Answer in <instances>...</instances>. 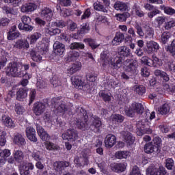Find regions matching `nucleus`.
<instances>
[{
    "label": "nucleus",
    "instance_id": "1",
    "mask_svg": "<svg viewBox=\"0 0 175 175\" xmlns=\"http://www.w3.org/2000/svg\"><path fill=\"white\" fill-rule=\"evenodd\" d=\"M118 54L119 56H111L110 53L105 51L100 54V61L103 66L109 65L113 69L118 70L122 67V62L125 57H131V49L126 46H121L118 48Z\"/></svg>",
    "mask_w": 175,
    "mask_h": 175
},
{
    "label": "nucleus",
    "instance_id": "2",
    "mask_svg": "<svg viewBox=\"0 0 175 175\" xmlns=\"http://www.w3.org/2000/svg\"><path fill=\"white\" fill-rule=\"evenodd\" d=\"M77 113H79V116L80 118L77 119L76 122V126L79 129H81L82 131H85L86 129H92L97 131L100 128L102 125V122H100V119L98 117L91 118L90 121H88V115H87V111L83 109V108H79L77 109Z\"/></svg>",
    "mask_w": 175,
    "mask_h": 175
},
{
    "label": "nucleus",
    "instance_id": "3",
    "mask_svg": "<svg viewBox=\"0 0 175 175\" xmlns=\"http://www.w3.org/2000/svg\"><path fill=\"white\" fill-rule=\"evenodd\" d=\"M144 151L146 154H159L161 152V138L156 137L152 139V142L146 143L144 146Z\"/></svg>",
    "mask_w": 175,
    "mask_h": 175
},
{
    "label": "nucleus",
    "instance_id": "4",
    "mask_svg": "<svg viewBox=\"0 0 175 175\" xmlns=\"http://www.w3.org/2000/svg\"><path fill=\"white\" fill-rule=\"evenodd\" d=\"M8 76L12 77H23L24 76V70H23V65L17 63H10L6 69Z\"/></svg>",
    "mask_w": 175,
    "mask_h": 175
},
{
    "label": "nucleus",
    "instance_id": "5",
    "mask_svg": "<svg viewBox=\"0 0 175 175\" xmlns=\"http://www.w3.org/2000/svg\"><path fill=\"white\" fill-rule=\"evenodd\" d=\"M143 111H144V107L138 103H134L129 108L125 109V113L128 117H133L135 113L142 114Z\"/></svg>",
    "mask_w": 175,
    "mask_h": 175
},
{
    "label": "nucleus",
    "instance_id": "6",
    "mask_svg": "<svg viewBox=\"0 0 175 175\" xmlns=\"http://www.w3.org/2000/svg\"><path fill=\"white\" fill-rule=\"evenodd\" d=\"M63 140L68 142H76L79 139V133L75 129H68L62 135Z\"/></svg>",
    "mask_w": 175,
    "mask_h": 175
},
{
    "label": "nucleus",
    "instance_id": "7",
    "mask_svg": "<svg viewBox=\"0 0 175 175\" xmlns=\"http://www.w3.org/2000/svg\"><path fill=\"white\" fill-rule=\"evenodd\" d=\"M21 21L23 24L20 23L18 25L19 29H23V31H32L33 29V27L31 26L29 24H31V18L27 15L23 16L21 17Z\"/></svg>",
    "mask_w": 175,
    "mask_h": 175
},
{
    "label": "nucleus",
    "instance_id": "8",
    "mask_svg": "<svg viewBox=\"0 0 175 175\" xmlns=\"http://www.w3.org/2000/svg\"><path fill=\"white\" fill-rule=\"evenodd\" d=\"M55 25H57L55 22H53L49 25H46L44 29L45 33H46L47 35H50L51 36L61 33V29L57 28Z\"/></svg>",
    "mask_w": 175,
    "mask_h": 175
},
{
    "label": "nucleus",
    "instance_id": "9",
    "mask_svg": "<svg viewBox=\"0 0 175 175\" xmlns=\"http://www.w3.org/2000/svg\"><path fill=\"white\" fill-rule=\"evenodd\" d=\"M159 49H161L159 44L154 40H150L146 42V53L148 54H153V53H157Z\"/></svg>",
    "mask_w": 175,
    "mask_h": 175
},
{
    "label": "nucleus",
    "instance_id": "10",
    "mask_svg": "<svg viewBox=\"0 0 175 175\" xmlns=\"http://www.w3.org/2000/svg\"><path fill=\"white\" fill-rule=\"evenodd\" d=\"M150 135L152 133V130L151 129H144V125L143 124V121H139L137 123V136H143L144 134Z\"/></svg>",
    "mask_w": 175,
    "mask_h": 175
},
{
    "label": "nucleus",
    "instance_id": "11",
    "mask_svg": "<svg viewBox=\"0 0 175 175\" xmlns=\"http://www.w3.org/2000/svg\"><path fill=\"white\" fill-rule=\"evenodd\" d=\"M104 143L107 148H111L117 143V137L113 134H108L105 138Z\"/></svg>",
    "mask_w": 175,
    "mask_h": 175
},
{
    "label": "nucleus",
    "instance_id": "12",
    "mask_svg": "<svg viewBox=\"0 0 175 175\" xmlns=\"http://www.w3.org/2000/svg\"><path fill=\"white\" fill-rule=\"evenodd\" d=\"M26 136L30 142L33 143H36L38 142V138H36V131L32 126H28L26 129Z\"/></svg>",
    "mask_w": 175,
    "mask_h": 175
},
{
    "label": "nucleus",
    "instance_id": "13",
    "mask_svg": "<svg viewBox=\"0 0 175 175\" xmlns=\"http://www.w3.org/2000/svg\"><path fill=\"white\" fill-rule=\"evenodd\" d=\"M147 175H166V171L163 167L159 168L149 167L146 170Z\"/></svg>",
    "mask_w": 175,
    "mask_h": 175
},
{
    "label": "nucleus",
    "instance_id": "14",
    "mask_svg": "<svg viewBox=\"0 0 175 175\" xmlns=\"http://www.w3.org/2000/svg\"><path fill=\"white\" fill-rule=\"evenodd\" d=\"M110 167L113 172L116 173H122L126 169V164L122 163H113L110 165Z\"/></svg>",
    "mask_w": 175,
    "mask_h": 175
},
{
    "label": "nucleus",
    "instance_id": "15",
    "mask_svg": "<svg viewBox=\"0 0 175 175\" xmlns=\"http://www.w3.org/2000/svg\"><path fill=\"white\" fill-rule=\"evenodd\" d=\"M38 9V5L33 3H29L22 5L21 12L22 13H29Z\"/></svg>",
    "mask_w": 175,
    "mask_h": 175
},
{
    "label": "nucleus",
    "instance_id": "16",
    "mask_svg": "<svg viewBox=\"0 0 175 175\" xmlns=\"http://www.w3.org/2000/svg\"><path fill=\"white\" fill-rule=\"evenodd\" d=\"M53 50L57 55H62L65 53V44L56 42L53 44Z\"/></svg>",
    "mask_w": 175,
    "mask_h": 175
},
{
    "label": "nucleus",
    "instance_id": "17",
    "mask_svg": "<svg viewBox=\"0 0 175 175\" xmlns=\"http://www.w3.org/2000/svg\"><path fill=\"white\" fill-rule=\"evenodd\" d=\"M40 16L43 20H46V21H51L53 18V10L49 8H44L42 11Z\"/></svg>",
    "mask_w": 175,
    "mask_h": 175
},
{
    "label": "nucleus",
    "instance_id": "18",
    "mask_svg": "<svg viewBox=\"0 0 175 175\" xmlns=\"http://www.w3.org/2000/svg\"><path fill=\"white\" fill-rule=\"evenodd\" d=\"M69 165V162L67 161H55L53 163V167L56 172H62L68 167Z\"/></svg>",
    "mask_w": 175,
    "mask_h": 175
},
{
    "label": "nucleus",
    "instance_id": "19",
    "mask_svg": "<svg viewBox=\"0 0 175 175\" xmlns=\"http://www.w3.org/2000/svg\"><path fill=\"white\" fill-rule=\"evenodd\" d=\"M15 49H18V50H24L25 49H29V42L27 40H18L15 44H14Z\"/></svg>",
    "mask_w": 175,
    "mask_h": 175
},
{
    "label": "nucleus",
    "instance_id": "20",
    "mask_svg": "<svg viewBox=\"0 0 175 175\" xmlns=\"http://www.w3.org/2000/svg\"><path fill=\"white\" fill-rule=\"evenodd\" d=\"M46 109V105L42 103H38L34 104L33 106V111L36 116H41L44 113V110Z\"/></svg>",
    "mask_w": 175,
    "mask_h": 175
},
{
    "label": "nucleus",
    "instance_id": "21",
    "mask_svg": "<svg viewBox=\"0 0 175 175\" xmlns=\"http://www.w3.org/2000/svg\"><path fill=\"white\" fill-rule=\"evenodd\" d=\"M121 135L123 136L124 141L129 146L135 143V137H133L131 133L128 131H122Z\"/></svg>",
    "mask_w": 175,
    "mask_h": 175
},
{
    "label": "nucleus",
    "instance_id": "22",
    "mask_svg": "<svg viewBox=\"0 0 175 175\" xmlns=\"http://www.w3.org/2000/svg\"><path fill=\"white\" fill-rule=\"evenodd\" d=\"M37 133H38L40 139L43 140V142H47V140H50V135L47 134L43 127L40 125H37Z\"/></svg>",
    "mask_w": 175,
    "mask_h": 175
},
{
    "label": "nucleus",
    "instance_id": "23",
    "mask_svg": "<svg viewBox=\"0 0 175 175\" xmlns=\"http://www.w3.org/2000/svg\"><path fill=\"white\" fill-rule=\"evenodd\" d=\"M71 81L74 87H82V88H84L87 85L84 81L80 79V77L78 76H72L71 77Z\"/></svg>",
    "mask_w": 175,
    "mask_h": 175
},
{
    "label": "nucleus",
    "instance_id": "24",
    "mask_svg": "<svg viewBox=\"0 0 175 175\" xmlns=\"http://www.w3.org/2000/svg\"><path fill=\"white\" fill-rule=\"evenodd\" d=\"M124 39H125V36L122 33H117L112 40V46H120V44L122 43V40H124Z\"/></svg>",
    "mask_w": 175,
    "mask_h": 175
},
{
    "label": "nucleus",
    "instance_id": "25",
    "mask_svg": "<svg viewBox=\"0 0 175 175\" xmlns=\"http://www.w3.org/2000/svg\"><path fill=\"white\" fill-rule=\"evenodd\" d=\"M10 150L5 149L2 150L0 149V165H5L6 162V158L10 157Z\"/></svg>",
    "mask_w": 175,
    "mask_h": 175
},
{
    "label": "nucleus",
    "instance_id": "26",
    "mask_svg": "<svg viewBox=\"0 0 175 175\" xmlns=\"http://www.w3.org/2000/svg\"><path fill=\"white\" fill-rule=\"evenodd\" d=\"M1 122L7 126V128H15L16 124L13 122V120L8 116H2Z\"/></svg>",
    "mask_w": 175,
    "mask_h": 175
},
{
    "label": "nucleus",
    "instance_id": "27",
    "mask_svg": "<svg viewBox=\"0 0 175 175\" xmlns=\"http://www.w3.org/2000/svg\"><path fill=\"white\" fill-rule=\"evenodd\" d=\"M55 109L57 113H66L68 108L64 102L55 103Z\"/></svg>",
    "mask_w": 175,
    "mask_h": 175
},
{
    "label": "nucleus",
    "instance_id": "28",
    "mask_svg": "<svg viewBox=\"0 0 175 175\" xmlns=\"http://www.w3.org/2000/svg\"><path fill=\"white\" fill-rule=\"evenodd\" d=\"M81 70V62H75L72 64L71 67L67 70L68 75H73L76 73V72H79V70Z\"/></svg>",
    "mask_w": 175,
    "mask_h": 175
},
{
    "label": "nucleus",
    "instance_id": "29",
    "mask_svg": "<svg viewBox=\"0 0 175 175\" xmlns=\"http://www.w3.org/2000/svg\"><path fill=\"white\" fill-rule=\"evenodd\" d=\"M115 157L117 159H126L131 157V152L129 151H117L115 153Z\"/></svg>",
    "mask_w": 175,
    "mask_h": 175
},
{
    "label": "nucleus",
    "instance_id": "30",
    "mask_svg": "<svg viewBox=\"0 0 175 175\" xmlns=\"http://www.w3.org/2000/svg\"><path fill=\"white\" fill-rule=\"evenodd\" d=\"M116 10H120V12H126L128 10V4L121 1H116L114 4Z\"/></svg>",
    "mask_w": 175,
    "mask_h": 175
},
{
    "label": "nucleus",
    "instance_id": "31",
    "mask_svg": "<svg viewBox=\"0 0 175 175\" xmlns=\"http://www.w3.org/2000/svg\"><path fill=\"white\" fill-rule=\"evenodd\" d=\"M124 66L127 72H135L136 70V66L133 64V60L132 59L126 60L124 62Z\"/></svg>",
    "mask_w": 175,
    "mask_h": 175
},
{
    "label": "nucleus",
    "instance_id": "32",
    "mask_svg": "<svg viewBox=\"0 0 175 175\" xmlns=\"http://www.w3.org/2000/svg\"><path fill=\"white\" fill-rule=\"evenodd\" d=\"M40 38H42V34L38 32L27 36L30 44H35V43H36V42H38V39H40Z\"/></svg>",
    "mask_w": 175,
    "mask_h": 175
},
{
    "label": "nucleus",
    "instance_id": "33",
    "mask_svg": "<svg viewBox=\"0 0 175 175\" xmlns=\"http://www.w3.org/2000/svg\"><path fill=\"white\" fill-rule=\"evenodd\" d=\"M9 54L5 51H2L0 55V70L6 66V62H8V56Z\"/></svg>",
    "mask_w": 175,
    "mask_h": 175
},
{
    "label": "nucleus",
    "instance_id": "34",
    "mask_svg": "<svg viewBox=\"0 0 175 175\" xmlns=\"http://www.w3.org/2000/svg\"><path fill=\"white\" fill-rule=\"evenodd\" d=\"M157 111L159 114H161L162 116L167 114L170 111V106H169V104L165 103L159 107Z\"/></svg>",
    "mask_w": 175,
    "mask_h": 175
},
{
    "label": "nucleus",
    "instance_id": "35",
    "mask_svg": "<svg viewBox=\"0 0 175 175\" xmlns=\"http://www.w3.org/2000/svg\"><path fill=\"white\" fill-rule=\"evenodd\" d=\"M14 143L17 144V146H25V139L21 134H18L14 137Z\"/></svg>",
    "mask_w": 175,
    "mask_h": 175
},
{
    "label": "nucleus",
    "instance_id": "36",
    "mask_svg": "<svg viewBox=\"0 0 175 175\" xmlns=\"http://www.w3.org/2000/svg\"><path fill=\"white\" fill-rule=\"evenodd\" d=\"M44 146L45 148H46L48 151H55L58 150V148H59V146H58V145L49 141H46L44 143Z\"/></svg>",
    "mask_w": 175,
    "mask_h": 175
},
{
    "label": "nucleus",
    "instance_id": "37",
    "mask_svg": "<svg viewBox=\"0 0 175 175\" xmlns=\"http://www.w3.org/2000/svg\"><path fill=\"white\" fill-rule=\"evenodd\" d=\"M27 95L28 93L27 92L26 90L19 89V90L16 93V99L21 101L24 100Z\"/></svg>",
    "mask_w": 175,
    "mask_h": 175
},
{
    "label": "nucleus",
    "instance_id": "38",
    "mask_svg": "<svg viewBox=\"0 0 175 175\" xmlns=\"http://www.w3.org/2000/svg\"><path fill=\"white\" fill-rule=\"evenodd\" d=\"M144 28L146 39H152L154 38V29L148 25H146Z\"/></svg>",
    "mask_w": 175,
    "mask_h": 175
},
{
    "label": "nucleus",
    "instance_id": "39",
    "mask_svg": "<svg viewBox=\"0 0 175 175\" xmlns=\"http://www.w3.org/2000/svg\"><path fill=\"white\" fill-rule=\"evenodd\" d=\"M31 157L34 161H36L37 162H39L40 161H43V155L42 154V152L38 150H33L31 153Z\"/></svg>",
    "mask_w": 175,
    "mask_h": 175
},
{
    "label": "nucleus",
    "instance_id": "40",
    "mask_svg": "<svg viewBox=\"0 0 175 175\" xmlns=\"http://www.w3.org/2000/svg\"><path fill=\"white\" fill-rule=\"evenodd\" d=\"M13 154L16 162H21V161L24 159V153L21 150H14Z\"/></svg>",
    "mask_w": 175,
    "mask_h": 175
},
{
    "label": "nucleus",
    "instance_id": "41",
    "mask_svg": "<svg viewBox=\"0 0 175 175\" xmlns=\"http://www.w3.org/2000/svg\"><path fill=\"white\" fill-rule=\"evenodd\" d=\"M155 76H159V77H162L164 81H169L170 78L169 75L163 71H161V70H156L154 71Z\"/></svg>",
    "mask_w": 175,
    "mask_h": 175
},
{
    "label": "nucleus",
    "instance_id": "42",
    "mask_svg": "<svg viewBox=\"0 0 175 175\" xmlns=\"http://www.w3.org/2000/svg\"><path fill=\"white\" fill-rule=\"evenodd\" d=\"M170 38H172V34L170 32L164 31L161 34V40L163 44H166V43L169 42V39H170Z\"/></svg>",
    "mask_w": 175,
    "mask_h": 175
},
{
    "label": "nucleus",
    "instance_id": "43",
    "mask_svg": "<svg viewBox=\"0 0 175 175\" xmlns=\"http://www.w3.org/2000/svg\"><path fill=\"white\" fill-rule=\"evenodd\" d=\"M161 10L164 11V13L165 14H169L170 16H173V14H175V10L170 7H166L164 5H162L160 6Z\"/></svg>",
    "mask_w": 175,
    "mask_h": 175
},
{
    "label": "nucleus",
    "instance_id": "44",
    "mask_svg": "<svg viewBox=\"0 0 175 175\" xmlns=\"http://www.w3.org/2000/svg\"><path fill=\"white\" fill-rule=\"evenodd\" d=\"M112 121L114 124H121L124 121V116L120 114H115L111 116Z\"/></svg>",
    "mask_w": 175,
    "mask_h": 175
},
{
    "label": "nucleus",
    "instance_id": "45",
    "mask_svg": "<svg viewBox=\"0 0 175 175\" xmlns=\"http://www.w3.org/2000/svg\"><path fill=\"white\" fill-rule=\"evenodd\" d=\"M94 8L95 10H97L98 12H103V13H107V10L105 8L103 5H102L99 2H96L94 3Z\"/></svg>",
    "mask_w": 175,
    "mask_h": 175
},
{
    "label": "nucleus",
    "instance_id": "46",
    "mask_svg": "<svg viewBox=\"0 0 175 175\" xmlns=\"http://www.w3.org/2000/svg\"><path fill=\"white\" fill-rule=\"evenodd\" d=\"M84 47V44L80 42H74L70 45V49H71V50H83Z\"/></svg>",
    "mask_w": 175,
    "mask_h": 175
},
{
    "label": "nucleus",
    "instance_id": "47",
    "mask_svg": "<svg viewBox=\"0 0 175 175\" xmlns=\"http://www.w3.org/2000/svg\"><path fill=\"white\" fill-rule=\"evenodd\" d=\"M128 17H129V13L127 12L116 14V20L122 23L124 21H126V18H128Z\"/></svg>",
    "mask_w": 175,
    "mask_h": 175
},
{
    "label": "nucleus",
    "instance_id": "48",
    "mask_svg": "<svg viewBox=\"0 0 175 175\" xmlns=\"http://www.w3.org/2000/svg\"><path fill=\"white\" fill-rule=\"evenodd\" d=\"M22 77H24V79L22 80L21 85H23V87H25L28 85V80H29V79L32 77V75L31 74L25 72V74H23V76H22Z\"/></svg>",
    "mask_w": 175,
    "mask_h": 175
},
{
    "label": "nucleus",
    "instance_id": "49",
    "mask_svg": "<svg viewBox=\"0 0 175 175\" xmlns=\"http://www.w3.org/2000/svg\"><path fill=\"white\" fill-rule=\"evenodd\" d=\"M85 42H88L89 46L92 49V50H95L97 47H99V44L96 43V41L92 40L91 38H88L85 40Z\"/></svg>",
    "mask_w": 175,
    "mask_h": 175
},
{
    "label": "nucleus",
    "instance_id": "50",
    "mask_svg": "<svg viewBox=\"0 0 175 175\" xmlns=\"http://www.w3.org/2000/svg\"><path fill=\"white\" fill-rule=\"evenodd\" d=\"M135 29L137 31V35L140 38H144L145 33L143 31V28H142V26L139 23H136L135 25Z\"/></svg>",
    "mask_w": 175,
    "mask_h": 175
},
{
    "label": "nucleus",
    "instance_id": "51",
    "mask_svg": "<svg viewBox=\"0 0 175 175\" xmlns=\"http://www.w3.org/2000/svg\"><path fill=\"white\" fill-rule=\"evenodd\" d=\"M142 64H144V65H147L148 66H152V59H150L147 56H144L141 59Z\"/></svg>",
    "mask_w": 175,
    "mask_h": 175
},
{
    "label": "nucleus",
    "instance_id": "52",
    "mask_svg": "<svg viewBox=\"0 0 175 175\" xmlns=\"http://www.w3.org/2000/svg\"><path fill=\"white\" fill-rule=\"evenodd\" d=\"M51 83L53 87H59L62 85V82L61 81V79L57 77H53L51 80Z\"/></svg>",
    "mask_w": 175,
    "mask_h": 175
},
{
    "label": "nucleus",
    "instance_id": "53",
    "mask_svg": "<svg viewBox=\"0 0 175 175\" xmlns=\"http://www.w3.org/2000/svg\"><path fill=\"white\" fill-rule=\"evenodd\" d=\"M166 51L170 53L172 55H175V40H174L171 44L166 47Z\"/></svg>",
    "mask_w": 175,
    "mask_h": 175
},
{
    "label": "nucleus",
    "instance_id": "54",
    "mask_svg": "<svg viewBox=\"0 0 175 175\" xmlns=\"http://www.w3.org/2000/svg\"><path fill=\"white\" fill-rule=\"evenodd\" d=\"M135 91L138 95H143V94H146V88L143 85H136Z\"/></svg>",
    "mask_w": 175,
    "mask_h": 175
},
{
    "label": "nucleus",
    "instance_id": "55",
    "mask_svg": "<svg viewBox=\"0 0 175 175\" xmlns=\"http://www.w3.org/2000/svg\"><path fill=\"white\" fill-rule=\"evenodd\" d=\"M173 166H174V161H173L172 158L167 159L165 160V167H167L168 170H172Z\"/></svg>",
    "mask_w": 175,
    "mask_h": 175
},
{
    "label": "nucleus",
    "instance_id": "56",
    "mask_svg": "<svg viewBox=\"0 0 175 175\" xmlns=\"http://www.w3.org/2000/svg\"><path fill=\"white\" fill-rule=\"evenodd\" d=\"M152 66L157 67L159 66L162 65V60L159 59L157 56H152Z\"/></svg>",
    "mask_w": 175,
    "mask_h": 175
},
{
    "label": "nucleus",
    "instance_id": "57",
    "mask_svg": "<svg viewBox=\"0 0 175 175\" xmlns=\"http://www.w3.org/2000/svg\"><path fill=\"white\" fill-rule=\"evenodd\" d=\"M18 36H20L18 31L8 32V40H14V39H16Z\"/></svg>",
    "mask_w": 175,
    "mask_h": 175
},
{
    "label": "nucleus",
    "instance_id": "58",
    "mask_svg": "<svg viewBox=\"0 0 175 175\" xmlns=\"http://www.w3.org/2000/svg\"><path fill=\"white\" fill-rule=\"evenodd\" d=\"M96 21L98 23H107V18L103 15H97L96 17Z\"/></svg>",
    "mask_w": 175,
    "mask_h": 175
},
{
    "label": "nucleus",
    "instance_id": "59",
    "mask_svg": "<svg viewBox=\"0 0 175 175\" xmlns=\"http://www.w3.org/2000/svg\"><path fill=\"white\" fill-rule=\"evenodd\" d=\"M67 28L69 29V31H75L76 28H77V24L76 23L72 21H68V25H67Z\"/></svg>",
    "mask_w": 175,
    "mask_h": 175
},
{
    "label": "nucleus",
    "instance_id": "60",
    "mask_svg": "<svg viewBox=\"0 0 175 175\" xmlns=\"http://www.w3.org/2000/svg\"><path fill=\"white\" fill-rule=\"evenodd\" d=\"M174 27H175V21L173 20L166 22L164 25L165 29L167 30L172 29Z\"/></svg>",
    "mask_w": 175,
    "mask_h": 175
},
{
    "label": "nucleus",
    "instance_id": "61",
    "mask_svg": "<svg viewBox=\"0 0 175 175\" xmlns=\"http://www.w3.org/2000/svg\"><path fill=\"white\" fill-rule=\"evenodd\" d=\"M32 59L35 62H40V61L42 59V57L40 56V53H39V52H34L33 55H32Z\"/></svg>",
    "mask_w": 175,
    "mask_h": 175
},
{
    "label": "nucleus",
    "instance_id": "62",
    "mask_svg": "<svg viewBox=\"0 0 175 175\" xmlns=\"http://www.w3.org/2000/svg\"><path fill=\"white\" fill-rule=\"evenodd\" d=\"M15 111L16 114L21 115L25 112V109L21 105H16V106H15Z\"/></svg>",
    "mask_w": 175,
    "mask_h": 175
},
{
    "label": "nucleus",
    "instance_id": "63",
    "mask_svg": "<svg viewBox=\"0 0 175 175\" xmlns=\"http://www.w3.org/2000/svg\"><path fill=\"white\" fill-rule=\"evenodd\" d=\"M167 21V18L166 16H158L156 18L155 21L159 25H162L163 23H165V21Z\"/></svg>",
    "mask_w": 175,
    "mask_h": 175
},
{
    "label": "nucleus",
    "instance_id": "64",
    "mask_svg": "<svg viewBox=\"0 0 175 175\" xmlns=\"http://www.w3.org/2000/svg\"><path fill=\"white\" fill-rule=\"evenodd\" d=\"M19 170L21 175H29V170L27 169V167L20 165Z\"/></svg>",
    "mask_w": 175,
    "mask_h": 175
}]
</instances>
